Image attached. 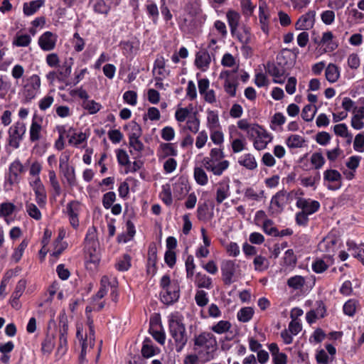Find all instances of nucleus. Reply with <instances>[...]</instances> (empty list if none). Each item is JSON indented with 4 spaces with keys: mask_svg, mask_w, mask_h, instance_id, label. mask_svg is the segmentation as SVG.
<instances>
[{
    "mask_svg": "<svg viewBox=\"0 0 364 364\" xmlns=\"http://www.w3.org/2000/svg\"><path fill=\"white\" fill-rule=\"evenodd\" d=\"M167 319L169 334L173 339L176 352L180 353L188 342L184 317L180 312L174 311L168 316Z\"/></svg>",
    "mask_w": 364,
    "mask_h": 364,
    "instance_id": "obj_1",
    "label": "nucleus"
},
{
    "mask_svg": "<svg viewBox=\"0 0 364 364\" xmlns=\"http://www.w3.org/2000/svg\"><path fill=\"white\" fill-rule=\"evenodd\" d=\"M193 350L206 363L215 358L218 343L215 336L210 332L203 331L193 338Z\"/></svg>",
    "mask_w": 364,
    "mask_h": 364,
    "instance_id": "obj_2",
    "label": "nucleus"
},
{
    "mask_svg": "<svg viewBox=\"0 0 364 364\" xmlns=\"http://www.w3.org/2000/svg\"><path fill=\"white\" fill-rule=\"evenodd\" d=\"M84 252L87 269H95L100 261V250L97 230L94 226L87 229L84 240Z\"/></svg>",
    "mask_w": 364,
    "mask_h": 364,
    "instance_id": "obj_3",
    "label": "nucleus"
},
{
    "mask_svg": "<svg viewBox=\"0 0 364 364\" xmlns=\"http://www.w3.org/2000/svg\"><path fill=\"white\" fill-rule=\"evenodd\" d=\"M204 168L215 176H221L230 166V162L224 159V153L221 149L213 148L210 150L209 156L203 159Z\"/></svg>",
    "mask_w": 364,
    "mask_h": 364,
    "instance_id": "obj_4",
    "label": "nucleus"
},
{
    "mask_svg": "<svg viewBox=\"0 0 364 364\" xmlns=\"http://www.w3.org/2000/svg\"><path fill=\"white\" fill-rule=\"evenodd\" d=\"M160 299L166 305H171L180 297V286L176 280L171 279L168 274L164 275L159 282Z\"/></svg>",
    "mask_w": 364,
    "mask_h": 364,
    "instance_id": "obj_5",
    "label": "nucleus"
},
{
    "mask_svg": "<svg viewBox=\"0 0 364 364\" xmlns=\"http://www.w3.org/2000/svg\"><path fill=\"white\" fill-rule=\"evenodd\" d=\"M41 80L38 75L33 74L23 80L20 95L24 103L34 100L41 92Z\"/></svg>",
    "mask_w": 364,
    "mask_h": 364,
    "instance_id": "obj_6",
    "label": "nucleus"
},
{
    "mask_svg": "<svg viewBox=\"0 0 364 364\" xmlns=\"http://www.w3.org/2000/svg\"><path fill=\"white\" fill-rule=\"evenodd\" d=\"M71 154L68 150L61 153L59 158V171L65 178L67 184L74 187L77 185V178L75 168L70 164Z\"/></svg>",
    "mask_w": 364,
    "mask_h": 364,
    "instance_id": "obj_7",
    "label": "nucleus"
},
{
    "mask_svg": "<svg viewBox=\"0 0 364 364\" xmlns=\"http://www.w3.org/2000/svg\"><path fill=\"white\" fill-rule=\"evenodd\" d=\"M248 138L252 141L253 147L257 151H262L266 149L267 145L272 142L273 139L272 134L259 124L257 127L250 129V136Z\"/></svg>",
    "mask_w": 364,
    "mask_h": 364,
    "instance_id": "obj_8",
    "label": "nucleus"
},
{
    "mask_svg": "<svg viewBox=\"0 0 364 364\" xmlns=\"http://www.w3.org/2000/svg\"><path fill=\"white\" fill-rule=\"evenodd\" d=\"M222 280L225 285H230L235 282L240 274L239 265L235 260L225 259L220 264Z\"/></svg>",
    "mask_w": 364,
    "mask_h": 364,
    "instance_id": "obj_9",
    "label": "nucleus"
},
{
    "mask_svg": "<svg viewBox=\"0 0 364 364\" xmlns=\"http://www.w3.org/2000/svg\"><path fill=\"white\" fill-rule=\"evenodd\" d=\"M76 329V338L81 346L79 360L80 362L82 363L85 360L87 351L92 349L95 346V336H92L91 337L90 334L87 332L84 333L82 323H77Z\"/></svg>",
    "mask_w": 364,
    "mask_h": 364,
    "instance_id": "obj_10",
    "label": "nucleus"
},
{
    "mask_svg": "<svg viewBox=\"0 0 364 364\" xmlns=\"http://www.w3.org/2000/svg\"><path fill=\"white\" fill-rule=\"evenodd\" d=\"M26 132V124L22 121L14 122L8 130V144L12 148L16 149L23 139Z\"/></svg>",
    "mask_w": 364,
    "mask_h": 364,
    "instance_id": "obj_11",
    "label": "nucleus"
},
{
    "mask_svg": "<svg viewBox=\"0 0 364 364\" xmlns=\"http://www.w3.org/2000/svg\"><path fill=\"white\" fill-rule=\"evenodd\" d=\"M28 183L35 193L36 203L40 208H44L46 205L47 194L45 186L42 183L40 176L30 178Z\"/></svg>",
    "mask_w": 364,
    "mask_h": 364,
    "instance_id": "obj_12",
    "label": "nucleus"
},
{
    "mask_svg": "<svg viewBox=\"0 0 364 364\" xmlns=\"http://www.w3.org/2000/svg\"><path fill=\"white\" fill-rule=\"evenodd\" d=\"M83 210V205L78 200H71L67 203L65 213L69 219L70 225L77 229L80 225L79 216Z\"/></svg>",
    "mask_w": 364,
    "mask_h": 364,
    "instance_id": "obj_13",
    "label": "nucleus"
},
{
    "mask_svg": "<svg viewBox=\"0 0 364 364\" xmlns=\"http://www.w3.org/2000/svg\"><path fill=\"white\" fill-rule=\"evenodd\" d=\"M323 183L328 190L337 191L342 186V175L336 169H327L323 172Z\"/></svg>",
    "mask_w": 364,
    "mask_h": 364,
    "instance_id": "obj_14",
    "label": "nucleus"
},
{
    "mask_svg": "<svg viewBox=\"0 0 364 364\" xmlns=\"http://www.w3.org/2000/svg\"><path fill=\"white\" fill-rule=\"evenodd\" d=\"M58 41V35L51 31L43 33L38 39V45L43 51H51L55 49Z\"/></svg>",
    "mask_w": 364,
    "mask_h": 364,
    "instance_id": "obj_15",
    "label": "nucleus"
},
{
    "mask_svg": "<svg viewBox=\"0 0 364 364\" xmlns=\"http://www.w3.org/2000/svg\"><path fill=\"white\" fill-rule=\"evenodd\" d=\"M200 23V18L185 14L181 15L178 19V25L181 29L187 33L194 32Z\"/></svg>",
    "mask_w": 364,
    "mask_h": 364,
    "instance_id": "obj_16",
    "label": "nucleus"
},
{
    "mask_svg": "<svg viewBox=\"0 0 364 364\" xmlns=\"http://www.w3.org/2000/svg\"><path fill=\"white\" fill-rule=\"evenodd\" d=\"M296 205L308 215L316 213L321 207L320 203L318 200L302 197L298 198Z\"/></svg>",
    "mask_w": 364,
    "mask_h": 364,
    "instance_id": "obj_17",
    "label": "nucleus"
},
{
    "mask_svg": "<svg viewBox=\"0 0 364 364\" xmlns=\"http://www.w3.org/2000/svg\"><path fill=\"white\" fill-rule=\"evenodd\" d=\"M116 277L113 275H105L100 280V288L97 294L92 297V301L101 300L107 294L109 289V286L115 287Z\"/></svg>",
    "mask_w": 364,
    "mask_h": 364,
    "instance_id": "obj_18",
    "label": "nucleus"
},
{
    "mask_svg": "<svg viewBox=\"0 0 364 364\" xmlns=\"http://www.w3.org/2000/svg\"><path fill=\"white\" fill-rule=\"evenodd\" d=\"M116 277L113 275H105L100 280V288L97 294L92 297V301L101 300L107 294L109 289V286L115 287Z\"/></svg>",
    "mask_w": 364,
    "mask_h": 364,
    "instance_id": "obj_19",
    "label": "nucleus"
},
{
    "mask_svg": "<svg viewBox=\"0 0 364 364\" xmlns=\"http://www.w3.org/2000/svg\"><path fill=\"white\" fill-rule=\"evenodd\" d=\"M336 353V348L331 344H327L326 350L319 349L316 350V360L318 364H328L333 360Z\"/></svg>",
    "mask_w": 364,
    "mask_h": 364,
    "instance_id": "obj_20",
    "label": "nucleus"
},
{
    "mask_svg": "<svg viewBox=\"0 0 364 364\" xmlns=\"http://www.w3.org/2000/svg\"><path fill=\"white\" fill-rule=\"evenodd\" d=\"M230 196V180L228 178H223L216 184V203L220 204Z\"/></svg>",
    "mask_w": 364,
    "mask_h": 364,
    "instance_id": "obj_21",
    "label": "nucleus"
},
{
    "mask_svg": "<svg viewBox=\"0 0 364 364\" xmlns=\"http://www.w3.org/2000/svg\"><path fill=\"white\" fill-rule=\"evenodd\" d=\"M220 77L225 80L224 88L225 92L230 96L235 97L237 82L234 73L228 70L224 71L220 73Z\"/></svg>",
    "mask_w": 364,
    "mask_h": 364,
    "instance_id": "obj_22",
    "label": "nucleus"
},
{
    "mask_svg": "<svg viewBox=\"0 0 364 364\" xmlns=\"http://www.w3.org/2000/svg\"><path fill=\"white\" fill-rule=\"evenodd\" d=\"M156 155L159 161L178 156V150L173 143H161L157 149Z\"/></svg>",
    "mask_w": 364,
    "mask_h": 364,
    "instance_id": "obj_23",
    "label": "nucleus"
},
{
    "mask_svg": "<svg viewBox=\"0 0 364 364\" xmlns=\"http://www.w3.org/2000/svg\"><path fill=\"white\" fill-rule=\"evenodd\" d=\"M315 16L316 12L314 11H309L301 16L295 24L296 29L307 31L312 28L315 22Z\"/></svg>",
    "mask_w": 364,
    "mask_h": 364,
    "instance_id": "obj_24",
    "label": "nucleus"
},
{
    "mask_svg": "<svg viewBox=\"0 0 364 364\" xmlns=\"http://www.w3.org/2000/svg\"><path fill=\"white\" fill-rule=\"evenodd\" d=\"M334 263V259L333 255H326L321 258L316 259L312 264L311 267L314 272L317 274H321L324 272L329 267L333 265Z\"/></svg>",
    "mask_w": 364,
    "mask_h": 364,
    "instance_id": "obj_25",
    "label": "nucleus"
},
{
    "mask_svg": "<svg viewBox=\"0 0 364 364\" xmlns=\"http://www.w3.org/2000/svg\"><path fill=\"white\" fill-rule=\"evenodd\" d=\"M267 72L273 77L274 83L283 84L284 82L286 70L282 65L269 63Z\"/></svg>",
    "mask_w": 364,
    "mask_h": 364,
    "instance_id": "obj_26",
    "label": "nucleus"
},
{
    "mask_svg": "<svg viewBox=\"0 0 364 364\" xmlns=\"http://www.w3.org/2000/svg\"><path fill=\"white\" fill-rule=\"evenodd\" d=\"M211 63V56L205 50H200L196 54L195 65L202 72L207 71Z\"/></svg>",
    "mask_w": 364,
    "mask_h": 364,
    "instance_id": "obj_27",
    "label": "nucleus"
},
{
    "mask_svg": "<svg viewBox=\"0 0 364 364\" xmlns=\"http://www.w3.org/2000/svg\"><path fill=\"white\" fill-rule=\"evenodd\" d=\"M200 126V120L196 114L190 116L185 124H178L181 132L189 131L193 134H196L199 132Z\"/></svg>",
    "mask_w": 364,
    "mask_h": 364,
    "instance_id": "obj_28",
    "label": "nucleus"
},
{
    "mask_svg": "<svg viewBox=\"0 0 364 364\" xmlns=\"http://www.w3.org/2000/svg\"><path fill=\"white\" fill-rule=\"evenodd\" d=\"M268 348L272 355V363L274 364H287V355L284 353L280 352L279 346L277 343H270L268 346Z\"/></svg>",
    "mask_w": 364,
    "mask_h": 364,
    "instance_id": "obj_29",
    "label": "nucleus"
},
{
    "mask_svg": "<svg viewBox=\"0 0 364 364\" xmlns=\"http://www.w3.org/2000/svg\"><path fill=\"white\" fill-rule=\"evenodd\" d=\"M338 242V240L333 236H327L318 244V249L320 251L328 253L333 252Z\"/></svg>",
    "mask_w": 364,
    "mask_h": 364,
    "instance_id": "obj_30",
    "label": "nucleus"
},
{
    "mask_svg": "<svg viewBox=\"0 0 364 364\" xmlns=\"http://www.w3.org/2000/svg\"><path fill=\"white\" fill-rule=\"evenodd\" d=\"M264 198V191L262 189L247 187L244 190V200H245L259 202Z\"/></svg>",
    "mask_w": 364,
    "mask_h": 364,
    "instance_id": "obj_31",
    "label": "nucleus"
},
{
    "mask_svg": "<svg viewBox=\"0 0 364 364\" xmlns=\"http://www.w3.org/2000/svg\"><path fill=\"white\" fill-rule=\"evenodd\" d=\"M232 37L236 38L243 46L248 45L252 38L250 28L246 26H243L240 28H237L234 34H231Z\"/></svg>",
    "mask_w": 364,
    "mask_h": 364,
    "instance_id": "obj_32",
    "label": "nucleus"
},
{
    "mask_svg": "<svg viewBox=\"0 0 364 364\" xmlns=\"http://www.w3.org/2000/svg\"><path fill=\"white\" fill-rule=\"evenodd\" d=\"M41 119H38L36 117L32 119L29 129V139L31 142L38 141L41 138Z\"/></svg>",
    "mask_w": 364,
    "mask_h": 364,
    "instance_id": "obj_33",
    "label": "nucleus"
},
{
    "mask_svg": "<svg viewBox=\"0 0 364 364\" xmlns=\"http://www.w3.org/2000/svg\"><path fill=\"white\" fill-rule=\"evenodd\" d=\"M139 139H129V152L134 159L141 157L144 149V144Z\"/></svg>",
    "mask_w": 364,
    "mask_h": 364,
    "instance_id": "obj_34",
    "label": "nucleus"
},
{
    "mask_svg": "<svg viewBox=\"0 0 364 364\" xmlns=\"http://www.w3.org/2000/svg\"><path fill=\"white\" fill-rule=\"evenodd\" d=\"M341 76V70L334 63H329L325 68V77L330 83H334L338 80Z\"/></svg>",
    "mask_w": 364,
    "mask_h": 364,
    "instance_id": "obj_35",
    "label": "nucleus"
},
{
    "mask_svg": "<svg viewBox=\"0 0 364 364\" xmlns=\"http://www.w3.org/2000/svg\"><path fill=\"white\" fill-rule=\"evenodd\" d=\"M195 285L199 289H210L213 287L212 279L202 272L196 273L194 279Z\"/></svg>",
    "mask_w": 364,
    "mask_h": 364,
    "instance_id": "obj_36",
    "label": "nucleus"
},
{
    "mask_svg": "<svg viewBox=\"0 0 364 364\" xmlns=\"http://www.w3.org/2000/svg\"><path fill=\"white\" fill-rule=\"evenodd\" d=\"M153 73L156 76L166 77L168 75V70L166 69V60L161 55L158 56L155 60Z\"/></svg>",
    "mask_w": 364,
    "mask_h": 364,
    "instance_id": "obj_37",
    "label": "nucleus"
},
{
    "mask_svg": "<svg viewBox=\"0 0 364 364\" xmlns=\"http://www.w3.org/2000/svg\"><path fill=\"white\" fill-rule=\"evenodd\" d=\"M226 18L230 29V33L231 34H234L239 26L240 14L235 11L230 10L226 13Z\"/></svg>",
    "mask_w": 364,
    "mask_h": 364,
    "instance_id": "obj_38",
    "label": "nucleus"
},
{
    "mask_svg": "<svg viewBox=\"0 0 364 364\" xmlns=\"http://www.w3.org/2000/svg\"><path fill=\"white\" fill-rule=\"evenodd\" d=\"M321 44L325 46L326 52H331L338 47V44L333 41V34L331 31H326L323 33Z\"/></svg>",
    "mask_w": 364,
    "mask_h": 364,
    "instance_id": "obj_39",
    "label": "nucleus"
},
{
    "mask_svg": "<svg viewBox=\"0 0 364 364\" xmlns=\"http://www.w3.org/2000/svg\"><path fill=\"white\" fill-rule=\"evenodd\" d=\"M238 163L249 170H254L257 167L255 157L250 153L242 155L238 159Z\"/></svg>",
    "mask_w": 364,
    "mask_h": 364,
    "instance_id": "obj_40",
    "label": "nucleus"
},
{
    "mask_svg": "<svg viewBox=\"0 0 364 364\" xmlns=\"http://www.w3.org/2000/svg\"><path fill=\"white\" fill-rule=\"evenodd\" d=\"M232 328V324L229 321L220 320L213 323L210 329L216 334H224L230 331Z\"/></svg>",
    "mask_w": 364,
    "mask_h": 364,
    "instance_id": "obj_41",
    "label": "nucleus"
},
{
    "mask_svg": "<svg viewBox=\"0 0 364 364\" xmlns=\"http://www.w3.org/2000/svg\"><path fill=\"white\" fill-rule=\"evenodd\" d=\"M346 245L348 251L350 252L354 257L358 258L364 265V249L351 240L348 241Z\"/></svg>",
    "mask_w": 364,
    "mask_h": 364,
    "instance_id": "obj_42",
    "label": "nucleus"
},
{
    "mask_svg": "<svg viewBox=\"0 0 364 364\" xmlns=\"http://www.w3.org/2000/svg\"><path fill=\"white\" fill-rule=\"evenodd\" d=\"M45 0H34L23 4V14L26 16L34 14L41 6H43Z\"/></svg>",
    "mask_w": 364,
    "mask_h": 364,
    "instance_id": "obj_43",
    "label": "nucleus"
},
{
    "mask_svg": "<svg viewBox=\"0 0 364 364\" xmlns=\"http://www.w3.org/2000/svg\"><path fill=\"white\" fill-rule=\"evenodd\" d=\"M206 127L209 130L220 127L218 111L207 110Z\"/></svg>",
    "mask_w": 364,
    "mask_h": 364,
    "instance_id": "obj_44",
    "label": "nucleus"
},
{
    "mask_svg": "<svg viewBox=\"0 0 364 364\" xmlns=\"http://www.w3.org/2000/svg\"><path fill=\"white\" fill-rule=\"evenodd\" d=\"M304 136L299 134H291L286 139V144L290 149L301 148L305 145Z\"/></svg>",
    "mask_w": 364,
    "mask_h": 364,
    "instance_id": "obj_45",
    "label": "nucleus"
},
{
    "mask_svg": "<svg viewBox=\"0 0 364 364\" xmlns=\"http://www.w3.org/2000/svg\"><path fill=\"white\" fill-rule=\"evenodd\" d=\"M31 41L32 38L29 34L18 32L12 41V45L16 47H27Z\"/></svg>",
    "mask_w": 364,
    "mask_h": 364,
    "instance_id": "obj_46",
    "label": "nucleus"
},
{
    "mask_svg": "<svg viewBox=\"0 0 364 364\" xmlns=\"http://www.w3.org/2000/svg\"><path fill=\"white\" fill-rule=\"evenodd\" d=\"M159 349L155 347L150 339H145L141 348V353L144 358H151L159 353Z\"/></svg>",
    "mask_w": 364,
    "mask_h": 364,
    "instance_id": "obj_47",
    "label": "nucleus"
},
{
    "mask_svg": "<svg viewBox=\"0 0 364 364\" xmlns=\"http://www.w3.org/2000/svg\"><path fill=\"white\" fill-rule=\"evenodd\" d=\"M255 311L253 308L245 306L241 308L237 313V318L242 323L249 322L253 317Z\"/></svg>",
    "mask_w": 364,
    "mask_h": 364,
    "instance_id": "obj_48",
    "label": "nucleus"
},
{
    "mask_svg": "<svg viewBox=\"0 0 364 364\" xmlns=\"http://www.w3.org/2000/svg\"><path fill=\"white\" fill-rule=\"evenodd\" d=\"M26 212L33 219L38 221L42 218V214L40 210V207L37 206L33 203L26 202L25 204Z\"/></svg>",
    "mask_w": 364,
    "mask_h": 364,
    "instance_id": "obj_49",
    "label": "nucleus"
},
{
    "mask_svg": "<svg viewBox=\"0 0 364 364\" xmlns=\"http://www.w3.org/2000/svg\"><path fill=\"white\" fill-rule=\"evenodd\" d=\"M334 133L343 138L347 139L348 143H351L353 135L348 132V127L346 124H338L333 127Z\"/></svg>",
    "mask_w": 364,
    "mask_h": 364,
    "instance_id": "obj_50",
    "label": "nucleus"
},
{
    "mask_svg": "<svg viewBox=\"0 0 364 364\" xmlns=\"http://www.w3.org/2000/svg\"><path fill=\"white\" fill-rule=\"evenodd\" d=\"M129 139L140 138L142 134L141 126L134 121L130 122L126 127Z\"/></svg>",
    "mask_w": 364,
    "mask_h": 364,
    "instance_id": "obj_51",
    "label": "nucleus"
},
{
    "mask_svg": "<svg viewBox=\"0 0 364 364\" xmlns=\"http://www.w3.org/2000/svg\"><path fill=\"white\" fill-rule=\"evenodd\" d=\"M193 176L196 183L200 186H205L208 183V175L202 167L194 168Z\"/></svg>",
    "mask_w": 364,
    "mask_h": 364,
    "instance_id": "obj_52",
    "label": "nucleus"
},
{
    "mask_svg": "<svg viewBox=\"0 0 364 364\" xmlns=\"http://www.w3.org/2000/svg\"><path fill=\"white\" fill-rule=\"evenodd\" d=\"M320 181V174L319 173H316L314 176H309L306 177H301L300 178L301 185L304 187H311L313 188L314 190L316 188V185Z\"/></svg>",
    "mask_w": 364,
    "mask_h": 364,
    "instance_id": "obj_53",
    "label": "nucleus"
},
{
    "mask_svg": "<svg viewBox=\"0 0 364 364\" xmlns=\"http://www.w3.org/2000/svg\"><path fill=\"white\" fill-rule=\"evenodd\" d=\"M259 23L261 25V29L262 30V31L264 33H269V14H268V12L262 6H259Z\"/></svg>",
    "mask_w": 364,
    "mask_h": 364,
    "instance_id": "obj_54",
    "label": "nucleus"
},
{
    "mask_svg": "<svg viewBox=\"0 0 364 364\" xmlns=\"http://www.w3.org/2000/svg\"><path fill=\"white\" fill-rule=\"evenodd\" d=\"M254 269L257 272H264L269 267L268 259L262 255H256L253 260Z\"/></svg>",
    "mask_w": 364,
    "mask_h": 364,
    "instance_id": "obj_55",
    "label": "nucleus"
},
{
    "mask_svg": "<svg viewBox=\"0 0 364 364\" xmlns=\"http://www.w3.org/2000/svg\"><path fill=\"white\" fill-rule=\"evenodd\" d=\"M192 110V107H180L176 109L175 112V119L178 122V124H182L187 121L188 118L191 114V112Z\"/></svg>",
    "mask_w": 364,
    "mask_h": 364,
    "instance_id": "obj_56",
    "label": "nucleus"
},
{
    "mask_svg": "<svg viewBox=\"0 0 364 364\" xmlns=\"http://www.w3.org/2000/svg\"><path fill=\"white\" fill-rule=\"evenodd\" d=\"M306 279L304 277L300 275H295L287 279V284L289 287L295 290L301 289L305 284Z\"/></svg>",
    "mask_w": 364,
    "mask_h": 364,
    "instance_id": "obj_57",
    "label": "nucleus"
},
{
    "mask_svg": "<svg viewBox=\"0 0 364 364\" xmlns=\"http://www.w3.org/2000/svg\"><path fill=\"white\" fill-rule=\"evenodd\" d=\"M68 143L75 147L79 146L81 144L87 141V136L84 132H75L72 135L68 136Z\"/></svg>",
    "mask_w": 364,
    "mask_h": 364,
    "instance_id": "obj_58",
    "label": "nucleus"
},
{
    "mask_svg": "<svg viewBox=\"0 0 364 364\" xmlns=\"http://www.w3.org/2000/svg\"><path fill=\"white\" fill-rule=\"evenodd\" d=\"M200 8L199 4L196 2H191L188 4L185 8L184 13L186 15H190L200 19Z\"/></svg>",
    "mask_w": 364,
    "mask_h": 364,
    "instance_id": "obj_59",
    "label": "nucleus"
},
{
    "mask_svg": "<svg viewBox=\"0 0 364 364\" xmlns=\"http://www.w3.org/2000/svg\"><path fill=\"white\" fill-rule=\"evenodd\" d=\"M210 139L215 145H221L224 142V134L222 132L221 127L210 129Z\"/></svg>",
    "mask_w": 364,
    "mask_h": 364,
    "instance_id": "obj_60",
    "label": "nucleus"
},
{
    "mask_svg": "<svg viewBox=\"0 0 364 364\" xmlns=\"http://www.w3.org/2000/svg\"><path fill=\"white\" fill-rule=\"evenodd\" d=\"M317 112V108L312 105L304 106L301 112V117L306 122H311Z\"/></svg>",
    "mask_w": 364,
    "mask_h": 364,
    "instance_id": "obj_61",
    "label": "nucleus"
},
{
    "mask_svg": "<svg viewBox=\"0 0 364 364\" xmlns=\"http://www.w3.org/2000/svg\"><path fill=\"white\" fill-rule=\"evenodd\" d=\"M82 107L85 109L87 110L90 114H96L102 108V105L100 103L92 100H89L88 99L82 102Z\"/></svg>",
    "mask_w": 364,
    "mask_h": 364,
    "instance_id": "obj_62",
    "label": "nucleus"
},
{
    "mask_svg": "<svg viewBox=\"0 0 364 364\" xmlns=\"http://www.w3.org/2000/svg\"><path fill=\"white\" fill-rule=\"evenodd\" d=\"M110 3L105 2V0H95L94 11L101 14H107L110 10Z\"/></svg>",
    "mask_w": 364,
    "mask_h": 364,
    "instance_id": "obj_63",
    "label": "nucleus"
},
{
    "mask_svg": "<svg viewBox=\"0 0 364 364\" xmlns=\"http://www.w3.org/2000/svg\"><path fill=\"white\" fill-rule=\"evenodd\" d=\"M210 31H214L217 36L224 39L228 35V30L225 23L220 20L215 21L213 28Z\"/></svg>",
    "mask_w": 364,
    "mask_h": 364,
    "instance_id": "obj_64",
    "label": "nucleus"
}]
</instances>
